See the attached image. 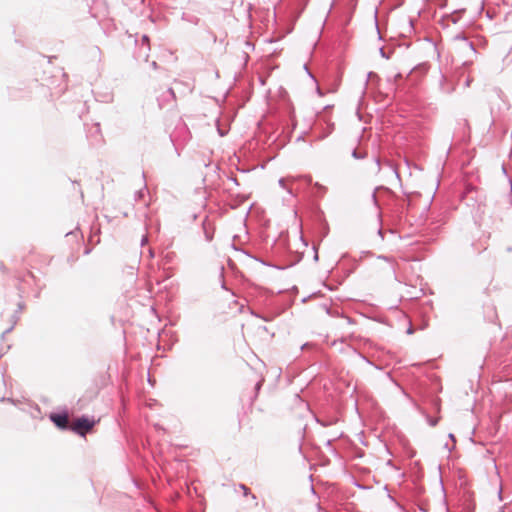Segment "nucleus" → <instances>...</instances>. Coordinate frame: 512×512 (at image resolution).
Returning a JSON list of instances; mask_svg holds the SVG:
<instances>
[{
    "label": "nucleus",
    "instance_id": "obj_1",
    "mask_svg": "<svg viewBox=\"0 0 512 512\" xmlns=\"http://www.w3.org/2000/svg\"><path fill=\"white\" fill-rule=\"evenodd\" d=\"M95 425V421L94 420H91L89 418H86V417H80V418H77L75 419L69 426V428L84 436L87 432H89Z\"/></svg>",
    "mask_w": 512,
    "mask_h": 512
},
{
    "label": "nucleus",
    "instance_id": "obj_3",
    "mask_svg": "<svg viewBox=\"0 0 512 512\" xmlns=\"http://www.w3.org/2000/svg\"><path fill=\"white\" fill-rule=\"evenodd\" d=\"M241 489L243 490V493L245 496H247L248 494H250V490L248 487H246L245 485H241Z\"/></svg>",
    "mask_w": 512,
    "mask_h": 512
},
{
    "label": "nucleus",
    "instance_id": "obj_2",
    "mask_svg": "<svg viewBox=\"0 0 512 512\" xmlns=\"http://www.w3.org/2000/svg\"><path fill=\"white\" fill-rule=\"evenodd\" d=\"M51 419L59 428L65 429L69 425V419L66 414H53Z\"/></svg>",
    "mask_w": 512,
    "mask_h": 512
}]
</instances>
